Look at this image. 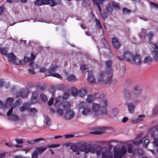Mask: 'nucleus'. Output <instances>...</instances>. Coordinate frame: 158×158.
<instances>
[{
    "label": "nucleus",
    "instance_id": "nucleus-1",
    "mask_svg": "<svg viewBox=\"0 0 158 158\" xmlns=\"http://www.w3.org/2000/svg\"><path fill=\"white\" fill-rule=\"evenodd\" d=\"M114 153L109 150H106L102 153V158H122L127 152V149L124 146L114 150Z\"/></svg>",
    "mask_w": 158,
    "mask_h": 158
},
{
    "label": "nucleus",
    "instance_id": "nucleus-2",
    "mask_svg": "<svg viewBox=\"0 0 158 158\" xmlns=\"http://www.w3.org/2000/svg\"><path fill=\"white\" fill-rule=\"evenodd\" d=\"M77 107L80 109H83L82 114L84 116L88 115L91 113V110L88 107V104L85 102H81L77 105Z\"/></svg>",
    "mask_w": 158,
    "mask_h": 158
},
{
    "label": "nucleus",
    "instance_id": "nucleus-3",
    "mask_svg": "<svg viewBox=\"0 0 158 158\" xmlns=\"http://www.w3.org/2000/svg\"><path fill=\"white\" fill-rule=\"evenodd\" d=\"M91 109L95 112H100L103 115H107V110L103 107H101L99 104L96 103H93Z\"/></svg>",
    "mask_w": 158,
    "mask_h": 158
},
{
    "label": "nucleus",
    "instance_id": "nucleus-4",
    "mask_svg": "<svg viewBox=\"0 0 158 158\" xmlns=\"http://www.w3.org/2000/svg\"><path fill=\"white\" fill-rule=\"evenodd\" d=\"M83 148L82 150L83 152H85L86 154L90 152L92 153H96L97 157H99L100 154L101 152V150L97 148H92L91 146L84 145V146H82Z\"/></svg>",
    "mask_w": 158,
    "mask_h": 158
},
{
    "label": "nucleus",
    "instance_id": "nucleus-5",
    "mask_svg": "<svg viewBox=\"0 0 158 158\" xmlns=\"http://www.w3.org/2000/svg\"><path fill=\"white\" fill-rule=\"evenodd\" d=\"M60 67L57 65L52 64L50 69L48 70V73L49 75L53 76L59 79H61L62 77L60 75L55 73L57 71Z\"/></svg>",
    "mask_w": 158,
    "mask_h": 158
},
{
    "label": "nucleus",
    "instance_id": "nucleus-6",
    "mask_svg": "<svg viewBox=\"0 0 158 158\" xmlns=\"http://www.w3.org/2000/svg\"><path fill=\"white\" fill-rule=\"evenodd\" d=\"M142 91L140 87L138 86H135L134 87L133 91L130 92L127 91L125 94V97L128 98H131L135 95L138 96L141 93Z\"/></svg>",
    "mask_w": 158,
    "mask_h": 158
},
{
    "label": "nucleus",
    "instance_id": "nucleus-7",
    "mask_svg": "<svg viewBox=\"0 0 158 158\" xmlns=\"http://www.w3.org/2000/svg\"><path fill=\"white\" fill-rule=\"evenodd\" d=\"M69 95V91H67L64 93L63 97L60 96L56 98L54 104L55 106L56 107L60 106L62 103L63 99H67Z\"/></svg>",
    "mask_w": 158,
    "mask_h": 158
},
{
    "label": "nucleus",
    "instance_id": "nucleus-8",
    "mask_svg": "<svg viewBox=\"0 0 158 158\" xmlns=\"http://www.w3.org/2000/svg\"><path fill=\"white\" fill-rule=\"evenodd\" d=\"M8 58L9 62H12L16 65H22L24 64L23 61H20V60L17 59L16 56L13 53H10L8 55Z\"/></svg>",
    "mask_w": 158,
    "mask_h": 158
},
{
    "label": "nucleus",
    "instance_id": "nucleus-9",
    "mask_svg": "<svg viewBox=\"0 0 158 158\" xmlns=\"http://www.w3.org/2000/svg\"><path fill=\"white\" fill-rule=\"evenodd\" d=\"M122 56L123 58H121L119 56H118V58L121 61L124 60L127 61L131 62L132 60L133 57L132 54L127 50L123 52Z\"/></svg>",
    "mask_w": 158,
    "mask_h": 158
},
{
    "label": "nucleus",
    "instance_id": "nucleus-10",
    "mask_svg": "<svg viewBox=\"0 0 158 158\" xmlns=\"http://www.w3.org/2000/svg\"><path fill=\"white\" fill-rule=\"evenodd\" d=\"M107 73L105 71L101 72L98 75L97 80L98 82L105 83L109 80L111 77L109 78L107 77Z\"/></svg>",
    "mask_w": 158,
    "mask_h": 158
},
{
    "label": "nucleus",
    "instance_id": "nucleus-11",
    "mask_svg": "<svg viewBox=\"0 0 158 158\" xmlns=\"http://www.w3.org/2000/svg\"><path fill=\"white\" fill-rule=\"evenodd\" d=\"M112 64V61L110 60H108L106 61V68L105 71L107 73L106 75L107 77L109 78L111 77H112L111 67Z\"/></svg>",
    "mask_w": 158,
    "mask_h": 158
},
{
    "label": "nucleus",
    "instance_id": "nucleus-12",
    "mask_svg": "<svg viewBox=\"0 0 158 158\" xmlns=\"http://www.w3.org/2000/svg\"><path fill=\"white\" fill-rule=\"evenodd\" d=\"M119 8L118 3L115 2H113L106 6V9L108 12H111L113 9H118Z\"/></svg>",
    "mask_w": 158,
    "mask_h": 158
},
{
    "label": "nucleus",
    "instance_id": "nucleus-13",
    "mask_svg": "<svg viewBox=\"0 0 158 158\" xmlns=\"http://www.w3.org/2000/svg\"><path fill=\"white\" fill-rule=\"evenodd\" d=\"M65 112L64 117L66 119L69 120L73 118L74 117L75 113L73 110H70Z\"/></svg>",
    "mask_w": 158,
    "mask_h": 158
},
{
    "label": "nucleus",
    "instance_id": "nucleus-14",
    "mask_svg": "<svg viewBox=\"0 0 158 158\" xmlns=\"http://www.w3.org/2000/svg\"><path fill=\"white\" fill-rule=\"evenodd\" d=\"M84 145H82L80 147L77 145H74L72 146L71 148L73 152H76L77 155H79L80 151L83 152L82 150V149L83 148L82 147V146H84Z\"/></svg>",
    "mask_w": 158,
    "mask_h": 158
},
{
    "label": "nucleus",
    "instance_id": "nucleus-15",
    "mask_svg": "<svg viewBox=\"0 0 158 158\" xmlns=\"http://www.w3.org/2000/svg\"><path fill=\"white\" fill-rule=\"evenodd\" d=\"M21 102L20 99L17 100L13 104L12 106L9 109L7 113V115L9 116L12 113L14 108H16L19 106L21 104Z\"/></svg>",
    "mask_w": 158,
    "mask_h": 158
},
{
    "label": "nucleus",
    "instance_id": "nucleus-16",
    "mask_svg": "<svg viewBox=\"0 0 158 158\" xmlns=\"http://www.w3.org/2000/svg\"><path fill=\"white\" fill-rule=\"evenodd\" d=\"M112 44L113 46L116 48H119L121 46V44L118 40L116 38L112 39Z\"/></svg>",
    "mask_w": 158,
    "mask_h": 158
},
{
    "label": "nucleus",
    "instance_id": "nucleus-17",
    "mask_svg": "<svg viewBox=\"0 0 158 158\" xmlns=\"http://www.w3.org/2000/svg\"><path fill=\"white\" fill-rule=\"evenodd\" d=\"M132 60L136 64H140L141 63L142 59L140 56L138 55H135L132 58Z\"/></svg>",
    "mask_w": 158,
    "mask_h": 158
},
{
    "label": "nucleus",
    "instance_id": "nucleus-18",
    "mask_svg": "<svg viewBox=\"0 0 158 158\" xmlns=\"http://www.w3.org/2000/svg\"><path fill=\"white\" fill-rule=\"evenodd\" d=\"M62 106L64 111L65 112L71 110V105L68 102H64Z\"/></svg>",
    "mask_w": 158,
    "mask_h": 158
},
{
    "label": "nucleus",
    "instance_id": "nucleus-19",
    "mask_svg": "<svg viewBox=\"0 0 158 158\" xmlns=\"http://www.w3.org/2000/svg\"><path fill=\"white\" fill-rule=\"evenodd\" d=\"M35 54L34 53H31V57H25L24 58V60H20V61H23L24 62V64H22V65H24L26 63H27L29 61H30V62L31 61H33L35 59Z\"/></svg>",
    "mask_w": 158,
    "mask_h": 158
},
{
    "label": "nucleus",
    "instance_id": "nucleus-20",
    "mask_svg": "<svg viewBox=\"0 0 158 158\" xmlns=\"http://www.w3.org/2000/svg\"><path fill=\"white\" fill-rule=\"evenodd\" d=\"M38 93L35 91L33 92L31 100V103L34 104L37 102Z\"/></svg>",
    "mask_w": 158,
    "mask_h": 158
},
{
    "label": "nucleus",
    "instance_id": "nucleus-21",
    "mask_svg": "<svg viewBox=\"0 0 158 158\" xmlns=\"http://www.w3.org/2000/svg\"><path fill=\"white\" fill-rule=\"evenodd\" d=\"M141 137V135H138L135 138V140L133 141V143L137 146L141 144L142 143V140L140 139Z\"/></svg>",
    "mask_w": 158,
    "mask_h": 158
},
{
    "label": "nucleus",
    "instance_id": "nucleus-22",
    "mask_svg": "<svg viewBox=\"0 0 158 158\" xmlns=\"http://www.w3.org/2000/svg\"><path fill=\"white\" fill-rule=\"evenodd\" d=\"M100 105L101 107H103L106 110V107L108 105L107 100L105 98H101L100 99Z\"/></svg>",
    "mask_w": 158,
    "mask_h": 158
},
{
    "label": "nucleus",
    "instance_id": "nucleus-23",
    "mask_svg": "<svg viewBox=\"0 0 158 158\" xmlns=\"http://www.w3.org/2000/svg\"><path fill=\"white\" fill-rule=\"evenodd\" d=\"M152 53L158 52V42L151 43Z\"/></svg>",
    "mask_w": 158,
    "mask_h": 158
},
{
    "label": "nucleus",
    "instance_id": "nucleus-24",
    "mask_svg": "<svg viewBox=\"0 0 158 158\" xmlns=\"http://www.w3.org/2000/svg\"><path fill=\"white\" fill-rule=\"evenodd\" d=\"M95 99V96L93 94L88 95L87 96L86 101L89 103L94 101Z\"/></svg>",
    "mask_w": 158,
    "mask_h": 158
},
{
    "label": "nucleus",
    "instance_id": "nucleus-25",
    "mask_svg": "<svg viewBox=\"0 0 158 158\" xmlns=\"http://www.w3.org/2000/svg\"><path fill=\"white\" fill-rule=\"evenodd\" d=\"M14 101V98H8L6 100L5 104L6 108L10 107Z\"/></svg>",
    "mask_w": 158,
    "mask_h": 158
},
{
    "label": "nucleus",
    "instance_id": "nucleus-26",
    "mask_svg": "<svg viewBox=\"0 0 158 158\" xmlns=\"http://www.w3.org/2000/svg\"><path fill=\"white\" fill-rule=\"evenodd\" d=\"M28 93L27 89L25 88L22 90L19 93V96L23 98H25Z\"/></svg>",
    "mask_w": 158,
    "mask_h": 158
},
{
    "label": "nucleus",
    "instance_id": "nucleus-27",
    "mask_svg": "<svg viewBox=\"0 0 158 158\" xmlns=\"http://www.w3.org/2000/svg\"><path fill=\"white\" fill-rule=\"evenodd\" d=\"M87 92V90L85 88H81L79 91L78 94L81 97H83L86 95Z\"/></svg>",
    "mask_w": 158,
    "mask_h": 158
},
{
    "label": "nucleus",
    "instance_id": "nucleus-28",
    "mask_svg": "<svg viewBox=\"0 0 158 158\" xmlns=\"http://www.w3.org/2000/svg\"><path fill=\"white\" fill-rule=\"evenodd\" d=\"M46 0H35L34 2V3L35 5L38 6H40L41 5L45 4L46 2Z\"/></svg>",
    "mask_w": 158,
    "mask_h": 158
},
{
    "label": "nucleus",
    "instance_id": "nucleus-29",
    "mask_svg": "<svg viewBox=\"0 0 158 158\" xmlns=\"http://www.w3.org/2000/svg\"><path fill=\"white\" fill-rule=\"evenodd\" d=\"M145 117L144 114L140 115L138 116V118L136 119H133L132 120V122L133 123H138L143 120L142 118H144Z\"/></svg>",
    "mask_w": 158,
    "mask_h": 158
},
{
    "label": "nucleus",
    "instance_id": "nucleus-30",
    "mask_svg": "<svg viewBox=\"0 0 158 158\" xmlns=\"http://www.w3.org/2000/svg\"><path fill=\"white\" fill-rule=\"evenodd\" d=\"M87 80L90 84H94L96 83L95 79L92 75H90L88 77Z\"/></svg>",
    "mask_w": 158,
    "mask_h": 158
},
{
    "label": "nucleus",
    "instance_id": "nucleus-31",
    "mask_svg": "<svg viewBox=\"0 0 158 158\" xmlns=\"http://www.w3.org/2000/svg\"><path fill=\"white\" fill-rule=\"evenodd\" d=\"M127 105L128 106L129 112L131 113L133 112L135 108L134 105L131 103H127Z\"/></svg>",
    "mask_w": 158,
    "mask_h": 158
},
{
    "label": "nucleus",
    "instance_id": "nucleus-32",
    "mask_svg": "<svg viewBox=\"0 0 158 158\" xmlns=\"http://www.w3.org/2000/svg\"><path fill=\"white\" fill-rule=\"evenodd\" d=\"M67 80L70 81L75 82L77 81V79L75 76L73 74L68 75L67 77Z\"/></svg>",
    "mask_w": 158,
    "mask_h": 158
},
{
    "label": "nucleus",
    "instance_id": "nucleus-33",
    "mask_svg": "<svg viewBox=\"0 0 158 158\" xmlns=\"http://www.w3.org/2000/svg\"><path fill=\"white\" fill-rule=\"evenodd\" d=\"M71 94L72 96H74V97H76L78 94V92L77 90L76 89V88L75 87H73L71 88Z\"/></svg>",
    "mask_w": 158,
    "mask_h": 158
},
{
    "label": "nucleus",
    "instance_id": "nucleus-34",
    "mask_svg": "<svg viewBox=\"0 0 158 158\" xmlns=\"http://www.w3.org/2000/svg\"><path fill=\"white\" fill-rule=\"evenodd\" d=\"M94 2L96 4L98 9L100 12H101V10L100 7V5L102 4L103 2L102 0H94Z\"/></svg>",
    "mask_w": 158,
    "mask_h": 158
},
{
    "label": "nucleus",
    "instance_id": "nucleus-35",
    "mask_svg": "<svg viewBox=\"0 0 158 158\" xmlns=\"http://www.w3.org/2000/svg\"><path fill=\"white\" fill-rule=\"evenodd\" d=\"M47 149V148L39 147L36 149V152L37 153H41Z\"/></svg>",
    "mask_w": 158,
    "mask_h": 158
},
{
    "label": "nucleus",
    "instance_id": "nucleus-36",
    "mask_svg": "<svg viewBox=\"0 0 158 158\" xmlns=\"http://www.w3.org/2000/svg\"><path fill=\"white\" fill-rule=\"evenodd\" d=\"M111 12H108L107 11L106 7V8L104 9L103 11V13L102 14V19L104 20L106 19L108 17V13H110Z\"/></svg>",
    "mask_w": 158,
    "mask_h": 158
},
{
    "label": "nucleus",
    "instance_id": "nucleus-37",
    "mask_svg": "<svg viewBox=\"0 0 158 158\" xmlns=\"http://www.w3.org/2000/svg\"><path fill=\"white\" fill-rule=\"evenodd\" d=\"M146 35L148 40L150 41L152 40L154 34L153 32L150 31L147 33Z\"/></svg>",
    "mask_w": 158,
    "mask_h": 158
},
{
    "label": "nucleus",
    "instance_id": "nucleus-38",
    "mask_svg": "<svg viewBox=\"0 0 158 158\" xmlns=\"http://www.w3.org/2000/svg\"><path fill=\"white\" fill-rule=\"evenodd\" d=\"M45 4H49L51 6H54L56 5V3L54 0H46Z\"/></svg>",
    "mask_w": 158,
    "mask_h": 158
},
{
    "label": "nucleus",
    "instance_id": "nucleus-39",
    "mask_svg": "<svg viewBox=\"0 0 158 158\" xmlns=\"http://www.w3.org/2000/svg\"><path fill=\"white\" fill-rule=\"evenodd\" d=\"M127 151L128 152L130 153H132L134 154L135 153V149L133 148L131 145H129L127 148Z\"/></svg>",
    "mask_w": 158,
    "mask_h": 158
},
{
    "label": "nucleus",
    "instance_id": "nucleus-40",
    "mask_svg": "<svg viewBox=\"0 0 158 158\" xmlns=\"http://www.w3.org/2000/svg\"><path fill=\"white\" fill-rule=\"evenodd\" d=\"M44 123H46L47 125H50V120L48 116H44Z\"/></svg>",
    "mask_w": 158,
    "mask_h": 158
},
{
    "label": "nucleus",
    "instance_id": "nucleus-41",
    "mask_svg": "<svg viewBox=\"0 0 158 158\" xmlns=\"http://www.w3.org/2000/svg\"><path fill=\"white\" fill-rule=\"evenodd\" d=\"M30 67L31 68L35 69L38 68V65L37 64L34 63L33 61H31L30 63Z\"/></svg>",
    "mask_w": 158,
    "mask_h": 158
},
{
    "label": "nucleus",
    "instance_id": "nucleus-42",
    "mask_svg": "<svg viewBox=\"0 0 158 158\" xmlns=\"http://www.w3.org/2000/svg\"><path fill=\"white\" fill-rule=\"evenodd\" d=\"M29 105L28 103L24 104L22 106L19 108V110L21 111H23L24 110H27L29 106Z\"/></svg>",
    "mask_w": 158,
    "mask_h": 158
},
{
    "label": "nucleus",
    "instance_id": "nucleus-43",
    "mask_svg": "<svg viewBox=\"0 0 158 158\" xmlns=\"http://www.w3.org/2000/svg\"><path fill=\"white\" fill-rule=\"evenodd\" d=\"M56 113L58 115L62 116L64 114L63 110L60 108H58L56 110Z\"/></svg>",
    "mask_w": 158,
    "mask_h": 158
},
{
    "label": "nucleus",
    "instance_id": "nucleus-44",
    "mask_svg": "<svg viewBox=\"0 0 158 158\" xmlns=\"http://www.w3.org/2000/svg\"><path fill=\"white\" fill-rule=\"evenodd\" d=\"M0 52L3 55H6L7 53V49L5 48H1Z\"/></svg>",
    "mask_w": 158,
    "mask_h": 158
},
{
    "label": "nucleus",
    "instance_id": "nucleus-45",
    "mask_svg": "<svg viewBox=\"0 0 158 158\" xmlns=\"http://www.w3.org/2000/svg\"><path fill=\"white\" fill-rule=\"evenodd\" d=\"M150 4L151 8H158V4L155 2H150Z\"/></svg>",
    "mask_w": 158,
    "mask_h": 158
},
{
    "label": "nucleus",
    "instance_id": "nucleus-46",
    "mask_svg": "<svg viewBox=\"0 0 158 158\" xmlns=\"http://www.w3.org/2000/svg\"><path fill=\"white\" fill-rule=\"evenodd\" d=\"M9 116H10V118L11 119L14 120H16L18 119V116L15 114H12L11 115H9Z\"/></svg>",
    "mask_w": 158,
    "mask_h": 158
},
{
    "label": "nucleus",
    "instance_id": "nucleus-47",
    "mask_svg": "<svg viewBox=\"0 0 158 158\" xmlns=\"http://www.w3.org/2000/svg\"><path fill=\"white\" fill-rule=\"evenodd\" d=\"M95 22L96 23L97 26L99 29L102 28V26L99 20L98 19L95 20Z\"/></svg>",
    "mask_w": 158,
    "mask_h": 158
},
{
    "label": "nucleus",
    "instance_id": "nucleus-48",
    "mask_svg": "<svg viewBox=\"0 0 158 158\" xmlns=\"http://www.w3.org/2000/svg\"><path fill=\"white\" fill-rule=\"evenodd\" d=\"M154 59L156 61H158V52L152 53Z\"/></svg>",
    "mask_w": 158,
    "mask_h": 158
},
{
    "label": "nucleus",
    "instance_id": "nucleus-49",
    "mask_svg": "<svg viewBox=\"0 0 158 158\" xmlns=\"http://www.w3.org/2000/svg\"><path fill=\"white\" fill-rule=\"evenodd\" d=\"M151 61V59L149 57L147 56L145 57L144 60V63L148 64L150 63Z\"/></svg>",
    "mask_w": 158,
    "mask_h": 158
},
{
    "label": "nucleus",
    "instance_id": "nucleus-50",
    "mask_svg": "<svg viewBox=\"0 0 158 158\" xmlns=\"http://www.w3.org/2000/svg\"><path fill=\"white\" fill-rule=\"evenodd\" d=\"M40 98L44 102H46L47 101L48 99L46 96L44 94H41L40 95Z\"/></svg>",
    "mask_w": 158,
    "mask_h": 158
},
{
    "label": "nucleus",
    "instance_id": "nucleus-51",
    "mask_svg": "<svg viewBox=\"0 0 158 158\" xmlns=\"http://www.w3.org/2000/svg\"><path fill=\"white\" fill-rule=\"evenodd\" d=\"M149 140L148 139H145L143 144V145L144 147H147L149 143Z\"/></svg>",
    "mask_w": 158,
    "mask_h": 158
},
{
    "label": "nucleus",
    "instance_id": "nucleus-52",
    "mask_svg": "<svg viewBox=\"0 0 158 158\" xmlns=\"http://www.w3.org/2000/svg\"><path fill=\"white\" fill-rule=\"evenodd\" d=\"M118 109L116 108H114L112 110V113L114 116L117 115L118 113Z\"/></svg>",
    "mask_w": 158,
    "mask_h": 158
},
{
    "label": "nucleus",
    "instance_id": "nucleus-53",
    "mask_svg": "<svg viewBox=\"0 0 158 158\" xmlns=\"http://www.w3.org/2000/svg\"><path fill=\"white\" fill-rule=\"evenodd\" d=\"M88 67L86 64H82L80 66L81 69L83 71L86 70Z\"/></svg>",
    "mask_w": 158,
    "mask_h": 158
},
{
    "label": "nucleus",
    "instance_id": "nucleus-54",
    "mask_svg": "<svg viewBox=\"0 0 158 158\" xmlns=\"http://www.w3.org/2000/svg\"><path fill=\"white\" fill-rule=\"evenodd\" d=\"M123 13L125 14H129L131 12L130 10L125 7L123 8Z\"/></svg>",
    "mask_w": 158,
    "mask_h": 158
},
{
    "label": "nucleus",
    "instance_id": "nucleus-55",
    "mask_svg": "<svg viewBox=\"0 0 158 158\" xmlns=\"http://www.w3.org/2000/svg\"><path fill=\"white\" fill-rule=\"evenodd\" d=\"M5 107L6 108L5 103H4L1 101H0V108H2Z\"/></svg>",
    "mask_w": 158,
    "mask_h": 158
},
{
    "label": "nucleus",
    "instance_id": "nucleus-56",
    "mask_svg": "<svg viewBox=\"0 0 158 158\" xmlns=\"http://www.w3.org/2000/svg\"><path fill=\"white\" fill-rule=\"evenodd\" d=\"M153 143L156 146H158V139H157L154 138L153 140Z\"/></svg>",
    "mask_w": 158,
    "mask_h": 158
},
{
    "label": "nucleus",
    "instance_id": "nucleus-57",
    "mask_svg": "<svg viewBox=\"0 0 158 158\" xmlns=\"http://www.w3.org/2000/svg\"><path fill=\"white\" fill-rule=\"evenodd\" d=\"M30 112L35 114L37 112V110L35 108H30L29 110Z\"/></svg>",
    "mask_w": 158,
    "mask_h": 158
},
{
    "label": "nucleus",
    "instance_id": "nucleus-58",
    "mask_svg": "<svg viewBox=\"0 0 158 158\" xmlns=\"http://www.w3.org/2000/svg\"><path fill=\"white\" fill-rule=\"evenodd\" d=\"M153 130H155L156 131L158 132V125L155 126L154 127L149 129V132H150Z\"/></svg>",
    "mask_w": 158,
    "mask_h": 158
},
{
    "label": "nucleus",
    "instance_id": "nucleus-59",
    "mask_svg": "<svg viewBox=\"0 0 158 158\" xmlns=\"http://www.w3.org/2000/svg\"><path fill=\"white\" fill-rule=\"evenodd\" d=\"M38 153L37 152L34 151L33 152L32 155V158H37Z\"/></svg>",
    "mask_w": 158,
    "mask_h": 158
},
{
    "label": "nucleus",
    "instance_id": "nucleus-60",
    "mask_svg": "<svg viewBox=\"0 0 158 158\" xmlns=\"http://www.w3.org/2000/svg\"><path fill=\"white\" fill-rule=\"evenodd\" d=\"M74 136V135L72 134H68L64 136V137L65 139H69L72 138Z\"/></svg>",
    "mask_w": 158,
    "mask_h": 158
},
{
    "label": "nucleus",
    "instance_id": "nucleus-61",
    "mask_svg": "<svg viewBox=\"0 0 158 158\" xmlns=\"http://www.w3.org/2000/svg\"><path fill=\"white\" fill-rule=\"evenodd\" d=\"M65 88V86L63 84L59 85L58 87V88L59 89L61 90H63Z\"/></svg>",
    "mask_w": 158,
    "mask_h": 158
},
{
    "label": "nucleus",
    "instance_id": "nucleus-62",
    "mask_svg": "<svg viewBox=\"0 0 158 158\" xmlns=\"http://www.w3.org/2000/svg\"><path fill=\"white\" fill-rule=\"evenodd\" d=\"M53 101H54V98H52L48 102V105H49V106L51 105L52 104Z\"/></svg>",
    "mask_w": 158,
    "mask_h": 158
},
{
    "label": "nucleus",
    "instance_id": "nucleus-63",
    "mask_svg": "<svg viewBox=\"0 0 158 158\" xmlns=\"http://www.w3.org/2000/svg\"><path fill=\"white\" fill-rule=\"evenodd\" d=\"M34 69H30L28 70V71L29 73L32 75H34L35 73V72L33 70Z\"/></svg>",
    "mask_w": 158,
    "mask_h": 158
},
{
    "label": "nucleus",
    "instance_id": "nucleus-64",
    "mask_svg": "<svg viewBox=\"0 0 158 158\" xmlns=\"http://www.w3.org/2000/svg\"><path fill=\"white\" fill-rule=\"evenodd\" d=\"M46 71V68L43 67L40 68V71L41 73H44Z\"/></svg>",
    "mask_w": 158,
    "mask_h": 158
}]
</instances>
